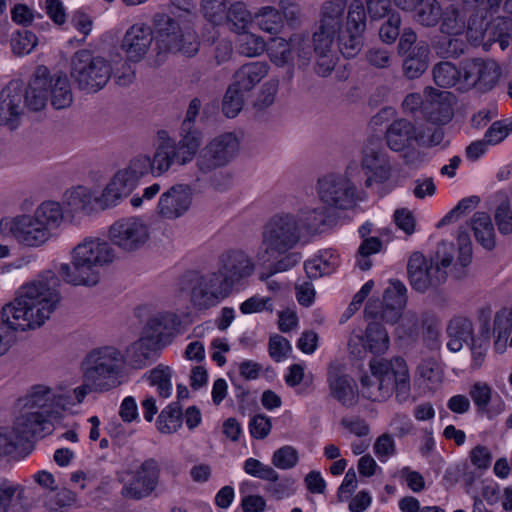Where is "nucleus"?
<instances>
[{
	"label": "nucleus",
	"instance_id": "f257e3e1",
	"mask_svg": "<svg viewBox=\"0 0 512 512\" xmlns=\"http://www.w3.org/2000/svg\"><path fill=\"white\" fill-rule=\"evenodd\" d=\"M60 280L52 270L43 271L23 285L16 298L4 305L0 322V356L14 339L11 330L26 331L42 326L60 302Z\"/></svg>",
	"mask_w": 512,
	"mask_h": 512
},
{
	"label": "nucleus",
	"instance_id": "f03ea898",
	"mask_svg": "<svg viewBox=\"0 0 512 512\" xmlns=\"http://www.w3.org/2000/svg\"><path fill=\"white\" fill-rule=\"evenodd\" d=\"M64 219L62 206L56 201H44L33 214H20L0 221V229L17 243L29 248L45 245Z\"/></svg>",
	"mask_w": 512,
	"mask_h": 512
},
{
	"label": "nucleus",
	"instance_id": "7ed1b4c3",
	"mask_svg": "<svg viewBox=\"0 0 512 512\" xmlns=\"http://www.w3.org/2000/svg\"><path fill=\"white\" fill-rule=\"evenodd\" d=\"M116 257L111 244L98 237H86L72 250L71 265L62 263L58 272L69 284L95 286L101 278V269Z\"/></svg>",
	"mask_w": 512,
	"mask_h": 512
},
{
	"label": "nucleus",
	"instance_id": "20e7f679",
	"mask_svg": "<svg viewBox=\"0 0 512 512\" xmlns=\"http://www.w3.org/2000/svg\"><path fill=\"white\" fill-rule=\"evenodd\" d=\"M370 375L360 378L362 395L374 402L387 400L396 391L403 400L410 390V375L406 362L395 357L391 360L373 359L369 363Z\"/></svg>",
	"mask_w": 512,
	"mask_h": 512
},
{
	"label": "nucleus",
	"instance_id": "39448f33",
	"mask_svg": "<svg viewBox=\"0 0 512 512\" xmlns=\"http://www.w3.org/2000/svg\"><path fill=\"white\" fill-rule=\"evenodd\" d=\"M124 355L115 347L104 346L92 350L83 362V385L74 389L77 402L92 392H106L121 384Z\"/></svg>",
	"mask_w": 512,
	"mask_h": 512
},
{
	"label": "nucleus",
	"instance_id": "423d86ee",
	"mask_svg": "<svg viewBox=\"0 0 512 512\" xmlns=\"http://www.w3.org/2000/svg\"><path fill=\"white\" fill-rule=\"evenodd\" d=\"M301 239L297 218L290 212L274 214L263 225L261 242L256 253L258 263L265 264L286 254Z\"/></svg>",
	"mask_w": 512,
	"mask_h": 512
},
{
	"label": "nucleus",
	"instance_id": "0eeeda50",
	"mask_svg": "<svg viewBox=\"0 0 512 512\" xmlns=\"http://www.w3.org/2000/svg\"><path fill=\"white\" fill-rule=\"evenodd\" d=\"M361 179L360 166L350 162L343 173H328L317 181L319 201L327 208L349 209L361 200L357 183Z\"/></svg>",
	"mask_w": 512,
	"mask_h": 512
},
{
	"label": "nucleus",
	"instance_id": "6e6552de",
	"mask_svg": "<svg viewBox=\"0 0 512 512\" xmlns=\"http://www.w3.org/2000/svg\"><path fill=\"white\" fill-rule=\"evenodd\" d=\"M464 4L473 9L467 24L468 38L479 43L487 38L488 42H499L500 48L505 50L512 38V20L498 17L487 22L486 17L492 16V10L497 8L501 0H463Z\"/></svg>",
	"mask_w": 512,
	"mask_h": 512
},
{
	"label": "nucleus",
	"instance_id": "1a4fd4ad",
	"mask_svg": "<svg viewBox=\"0 0 512 512\" xmlns=\"http://www.w3.org/2000/svg\"><path fill=\"white\" fill-rule=\"evenodd\" d=\"M137 316L144 323L142 335L126 349L124 363L142 369L156 360L160 349V310L156 306L143 305L138 307Z\"/></svg>",
	"mask_w": 512,
	"mask_h": 512
},
{
	"label": "nucleus",
	"instance_id": "9d476101",
	"mask_svg": "<svg viewBox=\"0 0 512 512\" xmlns=\"http://www.w3.org/2000/svg\"><path fill=\"white\" fill-rule=\"evenodd\" d=\"M72 393H57L43 384L33 385L25 396L15 404L20 416H58L65 412L77 413L74 407L79 405Z\"/></svg>",
	"mask_w": 512,
	"mask_h": 512
},
{
	"label": "nucleus",
	"instance_id": "9b49d317",
	"mask_svg": "<svg viewBox=\"0 0 512 512\" xmlns=\"http://www.w3.org/2000/svg\"><path fill=\"white\" fill-rule=\"evenodd\" d=\"M53 429L51 418H16L12 427H0V457L30 451L37 439Z\"/></svg>",
	"mask_w": 512,
	"mask_h": 512
},
{
	"label": "nucleus",
	"instance_id": "f8f14e48",
	"mask_svg": "<svg viewBox=\"0 0 512 512\" xmlns=\"http://www.w3.org/2000/svg\"><path fill=\"white\" fill-rule=\"evenodd\" d=\"M153 169L147 156L133 158L129 164L118 170L96 198V203L102 210L116 207L128 197L138 185L139 180Z\"/></svg>",
	"mask_w": 512,
	"mask_h": 512
},
{
	"label": "nucleus",
	"instance_id": "ddd939ff",
	"mask_svg": "<svg viewBox=\"0 0 512 512\" xmlns=\"http://www.w3.org/2000/svg\"><path fill=\"white\" fill-rule=\"evenodd\" d=\"M70 75L79 90L96 93L108 83L112 67L104 57L81 49L72 56Z\"/></svg>",
	"mask_w": 512,
	"mask_h": 512
},
{
	"label": "nucleus",
	"instance_id": "4468645a",
	"mask_svg": "<svg viewBox=\"0 0 512 512\" xmlns=\"http://www.w3.org/2000/svg\"><path fill=\"white\" fill-rule=\"evenodd\" d=\"M201 103L193 99L188 107L186 118L182 124L183 139L178 147L170 139H165L162 134V170L169 169L173 165H183L191 161L196 154L200 143V133L193 129V123L199 114Z\"/></svg>",
	"mask_w": 512,
	"mask_h": 512
},
{
	"label": "nucleus",
	"instance_id": "2eb2a0df",
	"mask_svg": "<svg viewBox=\"0 0 512 512\" xmlns=\"http://www.w3.org/2000/svg\"><path fill=\"white\" fill-rule=\"evenodd\" d=\"M188 285L187 300L190 307L197 312H206L217 307L232 294L212 271L191 273Z\"/></svg>",
	"mask_w": 512,
	"mask_h": 512
},
{
	"label": "nucleus",
	"instance_id": "dca6fc26",
	"mask_svg": "<svg viewBox=\"0 0 512 512\" xmlns=\"http://www.w3.org/2000/svg\"><path fill=\"white\" fill-rule=\"evenodd\" d=\"M407 289L398 280H391L383 294L384 308L382 318L390 324H398L395 333L398 338L414 332L418 327V320L412 312L402 314L407 303Z\"/></svg>",
	"mask_w": 512,
	"mask_h": 512
},
{
	"label": "nucleus",
	"instance_id": "f3484780",
	"mask_svg": "<svg viewBox=\"0 0 512 512\" xmlns=\"http://www.w3.org/2000/svg\"><path fill=\"white\" fill-rule=\"evenodd\" d=\"M111 242L125 252H135L150 240L151 228L141 217H123L109 228Z\"/></svg>",
	"mask_w": 512,
	"mask_h": 512
},
{
	"label": "nucleus",
	"instance_id": "a211bd4d",
	"mask_svg": "<svg viewBox=\"0 0 512 512\" xmlns=\"http://www.w3.org/2000/svg\"><path fill=\"white\" fill-rule=\"evenodd\" d=\"M158 479L157 461L147 459L136 471L127 470L119 475V482L123 485L121 496L130 500L146 498L155 490Z\"/></svg>",
	"mask_w": 512,
	"mask_h": 512
},
{
	"label": "nucleus",
	"instance_id": "6ab92c4d",
	"mask_svg": "<svg viewBox=\"0 0 512 512\" xmlns=\"http://www.w3.org/2000/svg\"><path fill=\"white\" fill-rule=\"evenodd\" d=\"M241 140L238 135L227 132L212 139L202 150L198 165L202 171L222 167L233 160L239 153Z\"/></svg>",
	"mask_w": 512,
	"mask_h": 512
},
{
	"label": "nucleus",
	"instance_id": "aec40b11",
	"mask_svg": "<svg viewBox=\"0 0 512 512\" xmlns=\"http://www.w3.org/2000/svg\"><path fill=\"white\" fill-rule=\"evenodd\" d=\"M270 60L277 66H285L297 60L300 66H306L310 60L309 39L304 34H294L289 41L274 38L267 46Z\"/></svg>",
	"mask_w": 512,
	"mask_h": 512
},
{
	"label": "nucleus",
	"instance_id": "412c9836",
	"mask_svg": "<svg viewBox=\"0 0 512 512\" xmlns=\"http://www.w3.org/2000/svg\"><path fill=\"white\" fill-rule=\"evenodd\" d=\"M254 263L243 251L230 250L222 253L217 262V269L212 270L219 280L232 293L234 287L252 275Z\"/></svg>",
	"mask_w": 512,
	"mask_h": 512
},
{
	"label": "nucleus",
	"instance_id": "4be33fe9",
	"mask_svg": "<svg viewBox=\"0 0 512 512\" xmlns=\"http://www.w3.org/2000/svg\"><path fill=\"white\" fill-rule=\"evenodd\" d=\"M390 344L387 331L376 322L369 323L363 331L355 328L348 338V350L355 358H363L367 351L372 354H384Z\"/></svg>",
	"mask_w": 512,
	"mask_h": 512
},
{
	"label": "nucleus",
	"instance_id": "5701e85b",
	"mask_svg": "<svg viewBox=\"0 0 512 512\" xmlns=\"http://www.w3.org/2000/svg\"><path fill=\"white\" fill-rule=\"evenodd\" d=\"M24 113L23 89L18 82H10L0 91V126L16 130Z\"/></svg>",
	"mask_w": 512,
	"mask_h": 512
},
{
	"label": "nucleus",
	"instance_id": "b1692460",
	"mask_svg": "<svg viewBox=\"0 0 512 512\" xmlns=\"http://www.w3.org/2000/svg\"><path fill=\"white\" fill-rule=\"evenodd\" d=\"M501 75V68L495 60L476 59L466 64L464 81L466 85H474L487 91L498 84Z\"/></svg>",
	"mask_w": 512,
	"mask_h": 512
},
{
	"label": "nucleus",
	"instance_id": "393cba45",
	"mask_svg": "<svg viewBox=\"0 0 512 512\" xmlns=\"http://www.w3.org/2000/svg\"><path fill=\"white\" fill-rule=\"evenodd\" d=\"M152 40L151 27L144 23H136L125 32L121 49L125 52L128 61L136 63L147 54Z\"/></svg>",
	"mask_w": 512,
	"mask_h": 512
},
{
	"label": "nucleus",
	"instance_id": "a878e982",
	"mask_svg": "<svg viewBox=\"0 0 512 512\" xmlns=\"http://www.w3.org/2000/svg\"><path fill=\"white\" fill-rule=\"evenodd\" d=\"M328 387L330 395L344 406H352L358 398L357 387L353 378L345 373L341 365L333 364L328 370Z\"/></svg>",
	"mask_w": 512,
	"mask_h": 512
},
{
	"label": "nucleus",
	"instance_id": "bb28decb",
	"mask_svg": "<svg viewBox=\"0 0 512 512\" xmlns=\"http://www.w3.org/2000/svg\"><path fill=\"white\" fill-rule=\"evenodd\" d=\"M366 176L365 186L371 187L374 183H383L390 176V163L387 156L372 148H366L363 152L360 172Z\"/></svg>",
	"mask_w": 512,
	"mask_h": 512
},
{
	"label": "nucleus",
	"instance_id": "cd10ccee",
	"mask_svg": "<svg viewBox=\"0 0 512 512\" xmlns=\"http://www.w3.org/2000/svg\"><path fill=\"white\" fill-rule=\"evenodd\" d=\"M48 68L38 66L24 93V104L33 111H40L48 102L49 90Z\"/></svg>",
	"mask_w": 512,
	"mask_h": 512
},
{
	"label": "nucleus",
	"instance_id": "c85d7f7f",
	"mask_svg": "<svg viewBox=\"0 0 512 512\" xmlns=\"http://www.w3.org/2000/svg\"><path fill=\"white\" fill-rule=\"evenodd\" d=\"M339 263V255L335 250L322 249L305 261L304 269L308 278L318 279L334 273Z\"/></svg>",
	"mask_w": 512,
	"mask_h": 512
},
{
	"label": "nucleus",
	"instance_id": "c756f323",
	"mask_svg": "<svg viewBox=\"0 0 512 512\" xmlns=\"http://www.w3.org/2000/svg\"><path fill=\"white\" fill-rule=\"evenodd\" d=\"M96 198L89 188L77 186L64 193L63 203L72 214L89 215L95 211Z\"/></svg>",
	"mask_w": 512,
	"mask_h": 512
},
{
	"label": "nucleus",
	"instance_id": "7c9ffc66",
	"mask_svg": "<svg viewBox=\"0 0 512 512\" xmlns=\"http://www.w3.org/2000/svg\"><path fill=\"white\" fill-rule=\"evenodd\" d=\"M447 348L451 352H459L465 343L472 341L473 335V324L471 320L463 316L453 317L447 325Z\"/></svg>",
	"mask_w": 512,
	"mask_h": 512
},
{
	"label": "nucleus",
	"instance_id": "2f4dec72",
	"mask_svg": "<svg viewBox=\"0 0 512 512\" xmlns=\"http://www.w3.org/2000/svg\"><path fill=\"white\" fill-rule=\"evenodd\" d=\"M433 267L428 266L421 253H413L408 262V274L412 287L420 292L428 289L433 283Z\"/></svg>",
	"mask_w": 512,
	"mask_h": 512
},
{
	"label": "nucleus",
	"instance_id": "473e14b6",
	"mask_svg": "<svg viewBox=\"0 0 512 512\" xmlns=\"http://www.w3.org/2000/svg\"><path fill=\"white\" fill-rule=\"evenodd\" d=\"M326 210L327 207H325L320 201H313L305 204L298 210L297 214H294L300 227L301 237L302 231L314 233L325 223L327 216Z\"/></svg>",
	"mask_w": 512,
	"mask_h": 512
},
{
	"label": "nucleus",
	"instance_id": "72a5a7b5",
	"mask_svg": "<svg viewBox=\"0 0 512 512\" xmlns=\"http://www.w3.org/2000/svg\"><path fill=\"white\" fill-rule=\"evenodd\" d=\"M48 79L50 82L48 97L51 105L58 110L69 107L73 102V93L67 76L63 73L51 75L48 70Z\"/></svg>",
	"mask_w": 512,
	"mask_h": 512
},
{
	"label": "nucleus",
	"instance_id": "f704fd0d",
	"mask_svg": "<svg viewBox=\"0 0 512 512\" xmlns=\"http://www.w3.org/2000/svg\"><path fill=\"white\" fill-rule=\"evenodd\" d=\"M191 204V191L187 186L173 187L162 196V214L178 217L185 213Z\"/></svg>",
	"mask_w": 512,
	"mask_h": 512
},
{
	"label": "nucleus",
	"instance_id": "c9c22d12",
	"mask_svg": "<svg viewBox=\"0 0 512 512\" xmlns=\"http://www.w3.org/2000/svg\"><path fill=\"white\" fill-rule=\"evenodd\" d=\"M268 73V65L264 62H251L243 65L234 76L233 85L241 91L252 90Z\"/></svg>",
	"mask_w": 512,
	"mask_h": 512
},
{
	"label": "nucleus",
	"instance_id": "e433bc0d",
	"mask_svg": "<svg viewBox=\"0 0 512 512\" xmlns=\"http://www.w3.org/2000/svg\"><path fill=\"white\" fill-rule=\"evenodd\" d=\"M476 241L485 249L491 250L496 244L495 229L491 217L486 212H476L470 220Z\"/></svg>",
	"mask_w": 512,
	"mask_h": 512
},
{
	"label": "nucleus",
	"instance_id": "4c0bfd02",
	"mask_svg": "<svg viewBox=\"0 0 512 512\" xmlns=\"http://www.w3.org/2000/svg\"><path fill=\"white\" fill-rule=\"evenodd\" d=\"M417 137V133L410 122L406 120L395 121L387 130L386 139L390 149L402 151Z\"/></svg>",
	"mask_w": 512,
	"mask_h": 512
},
{
	"label": "nucleus",
	"instance_id": "58836bf2",
	"mask_svg": "<svg viewBox=\"0 0 512 512\" xmlns=\"http://www.w3.org/2000/svg\"><path fill=\"white\" fill-rule=\"evenodd\" d=\"M429 48L428 45L419 43L404 60L403 68L405 75L409 78H417L425 72L428 67Z\"/></svg>",
	"mask_w": 512,
	"mask_h": 512
},
{
	"label": "nucleus",
	"instance_id": "ea45409f",
	"mask_svg": "<svg viewBox=\"0 0 512 512\" xmlns=\"http://www.w3.org/2000/svg\"><path fill=\"white\" fill-rule=\"evenodd\" d=\"M345 11L343 0L326 2L321 9L319 27L340 34L341 19Z\"/></svg>",
	"mask_w": 512,
	"mask_h": 512
},
{
	"label": "nucleus",
	"instance_id": "a19ab883",
	"mask_svg": "<svg viewBox=\"0 0 512 512\" xmlns=\"http://www.w3.org/2000/svg\"><path fill=\"white\" fill-rule=\"evenodd\" d=\"M255 21L260 30L270 34L279 33L284 26L282 14L272 7L262 8L256 14Z\"/></svg>",
	"mask_w": 512,
	"mask_h": 512
},
{
	"label": "nucleus",
	"instance_id": "79ce46f5",
	"mask_svg": "<svg viewBox=\"0 0 512 512\" xmlns=\"http://www.w3.org/2000/svg\"><path fill=\"white\" fill-rule=\"evenodd\" d=\"M410 11H414V18L421 25L433 26L438 22L440 7L436 0H417Z\"/></svg>",
	"mask_w": 512,
	"mask_h": 512
},
{
	"label": "nucleus",
	"instance_id": "37998d69",
	"mask_svg": "<svg viewBox=\"0 0 512 512\" xmlns=\"http://www.w3.org/2000/svg\"><path fill=\"white\" fill-rule=\"evenodd\" d=\"M437 100L431 101L430 119L435 123L444 124L452 117L453 96L449 92H435Z\"/></svg>",
	"mask_w": 512,
	"mask_h": 512
},
{
	"label": "nucleus",
	"instance_id": "c03bdc74",
	"mask_svg": "<svg viewBox=\"0 0 512 512\" xmlns=\"http://www.w3.org/2000/svg\"><path fill=\"white\" fill-rule=\"evenodd\" d=\"M226 22L235 33L245 31L252 22V16L246 6L241 2L229 5Z\"/></svg>",
	"mask_w": 512,
	"mask_h": 512
},
{
	"label": "nucleus",
	"instance_id": "a18cd8bd",
	"mask_svg": "<svg viewBox=\"0 0 512 512\" xmlns=\"http://www.w3.org/2000/svg\"><path fill=\"white\" fill-rule=\"evenodd\" d=\"M162 42H167L169 50H178L187 56L195 55L199 48L196 35L191 31L182 34L179 40L175 33H173V35L168 33L166 39L162 38Z\"/></svg>",
	"mask_w": 512,
	"mask_h": 512
},
{
	"label": "nucleus",
	"instance_id": "49530a36",
	"mask_svg": "<svg viewBox=\"0 0 512 512\" xmlns=\"http://www.w3.org/2000/svg\"><path fill=\"white\" fill-rule=\"evenodd\" d=\"M238 50L248 57H255L266 50L265 41L258 35L243 31L238 33Z\"/></svg>",
	"mask_w": 512,
	"mask_h": 512
},
{
	"label": "nucleus",
	"instance_id": "de8ad7c7",
	"mask_svg": "<svg viewBox=\"0 0 512 512\" xmlns=\"http://www.w3.org/2000/svg\"><path fill=\"white\" fill-rule=\"evenodd\" d=\"M229 5V0H203L202 12L209 22L221 25L226 22Z\"/></svg>",
	"mask_w": 512,
	"mask_h": 512
},
{
	"label": "nucleus",
	"instance_id": "09e8293b",
	"mask_svg": "<svg viewBox=\"0 0 512 512\" xmlns=\"http://www.w3.org/2000/svg\"><path fill=\"white\" fill-rule=\"evenodd\" d=\"M433 76L435 83L444 88H450L460 80V72L450 62H442L434 67Z\"/></svg>",
	"mask_w": 512,
	"mask_h": 512
},
{
	"label": "nucleus",
	"instance_id": "8fccbe9b",
	"mask_svg": "<svg viewBox=\"0 0 512 512\" xmlns=\"http://www.w3.org/2000/svg\"><path fill=\"white\" fill-rule=\"evenodd\" d=\"M244 104V92L230 85L224 95L222 110L228 118H234L242 110Z\"/></svg>",
	"mask_w": 512,
	"mask_h": 512
},
{
	"label": "nucleus",
	"instance_id": "3c124183",
	"mask_svg": "<svg viewBox=\"0 0 512 512\" xmlns=\"http://www.w3.org/2000/svg\"><path fill=\"white\" fill-rule=\"evenodd\" d=\"M465 28L466 24L462 13L454 7H447L442 18L441 31L448 35H459Z\"/></svg>",
	"mask_w": 512,
	"mask_h": 512
},
{
	"label": "nucleus",
	"instance_id": "603ef678",
	"mask_svg": "<svg viewBox=\"0 0 512 512\" xmlns=\"http://www.w3.org/2000/svg\"><path fill=\"white\" fill-rule=\"evenodd\" d=\"M500 198L501 203L495 211V220L500 233L509 234L512 232V209L505 193L499 192L496 195Z\"/></svg>",
	"mask_w": 512,
	"mask_h": 512
},
{
	"label": "nucleus",
	"instance_id": "864d4df0",
	"mask_svg": "<svg viewBox=\"0 0 512 512\" xmlns=\"http://www.w3.org/2000/svg\"><path fill=\"white\" fill-rule=\"evenodd\" d=\"M512 133V117L495 121L485 132L484 137L491 146L502 143Z\"/></svg>",
	"mask_w": 512,
	"mask_h": 512
},
{
	"label": "nucleus",
	"instance_id": "5fc2aeb1",
	"mask_svg": "<svg viewBox=\"0 0 512 512\" xmlns=\"http://www.w3.org/2000/svg\"><path fill=\"white\" fill-rule=\"evenodd\" d=\"M243 469L247 474L265 481H276L279 479V474L273 467L255 458L246 459Z\"/></svg>",
	"mask_w": 512,
	"mask_h": 512
},
{
	"label": "nucleus",
	"instance_id": "6e6d98bb",
	"mask_svg": "<svg viewBox=\"0 0 512 512\" xmlns=\"http://www.w3.org/2000/svg\"><path fill=\"white\" fill-rule=\"evenodd\" d=\"M459 249L458 256L452 266V271L456 277H461L464 274V269L471 263L472 260V244L466 235L458 237Z\"/></svg>",
	"mask_w": 512,
	"mask_h": 512
},
{
	"label": "nucleus",
	"instance_id": "4d7b16f0",
	"mask_svg": "<svg viewBox=\"0 0 512 512\" xmlns=\"http://www.w3.org/2000/svg\"><path fill=\"white\" fill-rule=\"evenodd\" d=\"M362 33L341 31L338 35L339 48L345 57H354L361 50Z\"/></svg>",
	"mask_w": 512,
	"mask_h": 512
},
{
	"label": "nucleus",
	"instance_id": "13d9d810",
	"mask_svg": "<svg viewBox=\"0 0 512 512\" xmlns=\"http://www.w3.org/2000/svg\"><path fill=\"white\" fill-rule=\"evenodd\" d=\"M299 461L297 450L293 446H283L272 455V464L282 470L294 468Z\"/></svg>",
	"mask_w": 512,
	"mask_h": 512
},
{
	"label": "nucleus",
	"instance_id": "bf43d9fd",
	"mask_svg": "<svg viewBox=\"0 0 512 512\" xmlns=\"http://www.w3.org/2000/svg\"><path fill=\"white\" fill-rule=\"evenodd\" d=\"M239 310L244 315L272 312L273 302L270 297L253 295L240 304Z\"/></svg>",
	"mask_w": 512,
	"mask_h": 512
},
{
	"label": "nucleus",
	"instance_id": "052dcab7",
	"mask_svg": "<svg viewBox=\"0 0 512 512\" xmlns=\"http://www.w3.org/2000/svg\"><path fill=\"white\" fill-rule=\"evenodd\" d=\"M453 245L448 242H441L435 253V257L433 262L435 264V272L439 275L436 276L437 280H441L445 277V271L441 272V270H445L446 268L452 265L453 261Z\"/></svg>",
	"mask_w": 512,
	"mask_h": 512
},
{
	"label": "nucleus",
	"instance_id": "680f3d73",
	"mask_svg": "<svg viewBox=\"0 0 512 512\" xmlns=\"http://www.w3.org/2000/svg\"><path fill=\"white\" fill-rule=\"evenodd\" d=\"M366 13L362 2L354 1L348 10L346 32H363L365 29Z\"/></svg>",
	"mask_w": 512,
	"mask_h": 512
},
{
	"label": "nucleus",
	"instance_id": "e2e57ef3",
	"mask_svg": "<svg viewBox=\"0 0 512 512\" xmlns=\"http://www.w3.org/2000/svg\"><path fill=\"white\" fill-rule=\"evenodd\" d=\"M37 45V37L28 30L18 31L11 40L12 50L17 55H27Z\"/></svg>",
	"mask_w": 512,
	"mask_h": 512
},
{
	"label": "nucleus",
	"instance_id": "0e129e2a",
	"mask_svg": "<svg viewBox=\"0 0 512 512\" xmlns=\"http://www.w3.org/2000/svg\"><path fill=\"white\" fill-rule=\"evenodd\" d=\"M489 348V338L486 335H478L470 342L471 368L476 370L484 363Z\"/></svg>",
	"mask_w": 512,
	"mask_h": 512
},
{
	"label": "nucleus",
	"instance_id": "69168bd1",
	"mask_svg": "<svg viewBox=\"0 0 512 512\" xmlns=\"http://www.w3.org/2000/svg\"><path fill=\"white\" fill-rule=\"evenodd\" d=\"M401 19L399 14L391 13L388 15V19L382 24L379 35L383 42L391 44L399 36V27Z\"/></svg>",
	"mask_w": 512,
	"mask_h": 512
},
{
	"label": "nucleus",
	"instance_id": "338daca9",
	"mask_svg": "<svg viewBox=\"0 0 512 512\" xmlns=\"http://www.w3.org/2000/svg\"><path fill=\"white\" fill-rule=\"evenodd\" d=\"M270 483L266 486L265 490L272 497L280 500L286 497L291 496L295 489L294 484L295 481L292 478L286 477L279 481H269Z\"/></svg>",
	"mask_w": 512,
	"mask_h": 512
},
{
	"label": "nucleus",
	"instance_id": "774afa93",
	"mask_svg": "<svg viewBox=\"0 0 512 512\" xmlns=\"http://www.w3.org/2000/svg\"><path fill=\"white\" fill-rule=\"evenodd\" d=\"M290 351L291 345L286 338L280 335H273L270 337L269 355L274 361L281 362L285 360Z\"/></svg>",
	"mask_w": 512,
	"mask_h": 512
}]
</instances>
